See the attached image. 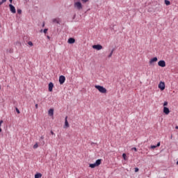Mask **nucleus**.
Wrapping results in <instances>:
<instances>
[{"label": "nucleus", "instance_id": "f257e3e1", "mask_svg": "<svg viewBox=\"0 0 178 178\" xmlns=\"http://www.w3.org/2000/svg\"><path fill=\"white\" fill-rule=\"evenodd\" d=\"M98 91H99L102 94H106V88H104V86L96 85L95 86Z\"/></svg>", "mask_w": 178, "mask_h": 178}, {"label": "nucleus", "instance_id": "f03ea898", "mask_svg": "<svg viewBox=\"0 0 178 178\" xmlns=\"http://www.w3.org/2000/svg\"><path fill=\"white\" fill-rule=\"evenodd\" d=\"M102 162V159H98L96 161L95 163H91L90 164L89 167L91 168L92 169H94V168H96V166H99Z\"/></svg>", "mask_w": 178, "mask_h": 178}, {"label": "nucleus", "instance_id": "7ed1b4c3", "mask_svg": "<svg viewBox=\"0 0 178 178\" xmlns=\"http://www.w3.org/2000/svg\"><path fill=\"white\" fill-rule=\"evenodd\" d=\"M74 7L78 10H81V9H83V4H81V2L80 1H76L74 3Z\"/></svg>", "mask_w": 178, "mask_h": 178}, {"label": "nucleus", "instance_id": "20e7f679", "mask_svg": "<svg viewBox=\"0 0 178 178\" xmlns=\"http://www.w3.org/2000/svg\"><path fill=\"white\" fill-rule=\"evenodd\" d=\"M158 65L160 67H165L166 66V62L163 60H161L158 62Z\"/></svg>", "mask_w": 178, "mask_h": 178}, {"label": "nucleus", "instance_id": "39448f33", "mask_svg": "<svg viewBox=\"0 0 178 178\" xmlns=\"http://www.w3.org/2000/svg\"><path fill=\"white\" fill-rule=\"evenodd\" d=\"M165 82H162L161 81L159 83V88H160V90L161 91H163V90H165Z\"/></svg>", "mask_w": 178, "mask_h": 178}, {"label": "nucleus", "instance_id": "423d86ee", "mask_svg": "<svg viewBox=\"0 0 178 178\" xmlns=\"http://www.w3.org/2000/svg\"><path fill=\"white\" fill-rule=\"evenodd\" d=\"M93 49H97V51H101L102 49V45L101 44H95L92 46Z\"/></svg>", "mask_w": 178, "mask_h": 178}, {"label": "nucleus", "instance_id": "0eeeda50", "mask_svg": "<svg viewBox=\"0 0 178 178\" xmlns=\"http://www.w3.org/2000/svg\"><path fill=\"white\" fill-rule=\"evenodd\" d=\"M65 80H66V78L65 77V76H63V75L60 76V77H59L60 84H63V83H65Z\"/></svg>", "mask_w": 178, "mask_h": 178}, {"label": "nucleus", "instance_id": "6e6552de", "mask_svg": "<svg viewBox=\"0 0 178 178\" xmlns=\"http://www.w3.org/2000/svg\"><path fill=\"white\" fill-rule=\"evenodd\" d=\"M163 112L165 115H169V113H170V110H169V108L164 106Z\"/></svg>", "mask_w": 178, "mask_h": 178}, {"label": "nucleus", "instance_id": "1a4fd4ad", "mask_svg": "<svg viewBox=\"0 0 178 178\" xmlns=\"http://www.w3.org/2000/svg\"><path fill=\"white\" fill-rule=\"evenodd\" d=\"M9 8L11 13H16V8L12 4H9Z\"/></svg>", "mask_w": 178, "mask_h": 178}, {"label": "nucleus", "instance_id": "9d476101", "mask_svg": "<svg viewBox=\"0 0 178 178\" xmlns=\"http://www.w3.org/2000/svg\"><path fill=\"white\" fill-rule=\"evenodd\" d=\"M68 127H70V125H69V122H67V116H66L65 118L64 129H67Z\"/></svg>", "mask_w": 178, "mask_h": 178}, {"label": "nucleus", "instance_id": "9b49d317", "mask_svg": "<svg viewBox=\"0 0 178 178\" xmlns=\"http://www.w3.org/2000/svg\"><path fill=\"white\" fill-rule=\"evenodd\" d=\"M154 62H158V58L154 57L153 58H151L149 63L152 65Z\"/></svg>", "mask_w": 178, "mask_h": 178}, {"label": "nucleus", "instance_id": "f8f14e48", "mask_svg": "<svg viewBox=\"0 0 178 178\" xmlns=\"http://www.w3.org/2000/svg\"><path fill=\"white\" fill-rule=\"evenodd\" d=\"M52 90H54V83L52 82H50L49 83V91L50 92H52Z\"/></svg>", "mask_w": 178, "mask_h": 178}, {"label": "nucleus", "instance_id": "ddd939ff", "mask_svg": "<svg viewBox=\"0 0 178 178\" xmlns=\"http://www.w3.org/2000/svg\"><path fill=\"white\" fill-rule=\"evenodd\" d=\"M76 42V40L73 38H70L68 39V44H74Z\"/></svg>", "mask_w": 178, "mask_h": 178}, {"label": "nucleus", "instance_id": "4468645a", "mask_svg": "<svg viewBox=\"0 0 178 178\" xmlns=\"http://www.w3.org/2000/svg\"><path fill=\"white\" fill-rule=\"evenodd\" d=\"M49 116H54V108H50L48 111Z\"/></svg>", "mask_w": 178, "mask_h": 178}, {"label": "nucleus", "instance_id": "2eb2a0df", "mask_svg": "<svg viewBox=\"0 0 178 178\" xmlns=\"http://www.w3.org/2000/svg\"><path fill=\"white\" fill-rule=\"evenodd\" d=\"M41 177H42V173H37L35 175V178H41Z\"/></svg>", "mask_w": 178, "mask_h": 178}, {"label": "nucleus", "instance_id": "dca6fc26", "mask_svg": "<svg viewBox=\"0 0 178 178\" xmlns=\"http://www.w3.org/2000/svg\"><path fill=\"white\" fill-rule=\"evenodd\" d=\"M53 23H59V19L55 18L52 19Z\"/></svg>", "mask_w": 178, "mask_h": 178}, {"label": "nucleus", "instance_id": "f3484780", "mask_svg": "<svg viewBox=\"0 0 178 178\" xmlns=\"http://www.w3.org/2000/svg\"><path fill=\"white\" fill-rule=\"evenodd\" d=\"M164 2L167 6H169V5H170V1L169 0H165Z\"/></svg>", "mask_w": 178, "mask_h": 178}, {"label": "nucleus", "instance_id": "a211bd4d", "mask_svg": "<svg viewBox=\"0 0 178 178\" xmlns=\"http://www.w3.org/2000/svg\"><path fill=\"white\" fill-rule=\"evenodd\" d=\"M122 158L124 161L127 160L126 153L122 154Z\"/></svg>", "mask_w": 178, "mask_h": 178}, {"label": "nucleus", "instance_id": "6ab92c4d", "mask_svg": "<svg viewBox=\"0 0 178 178\" xmlns=\"http://www.w3.org/2000/svg\"><path fill=\"white\" fill-rule=\"evenodd\" d=\"M112 55H113V50H112L111 54L108 55V58H112Z\"/></svg>", "mask_w": 178, "mask_h": 178}, {"label": "nucleus", "instance_id": "aec40b11", "mask_svg": "<svg viewBox=\"0 0 178 178\" xmlns=\"http://www.w3.org/2000/svg\"><path fill=\"white\" fill-rule=\"evenodd\" d=\"M5 2H6V0H1V1H0V6H1V5H2L3 3H5Z\"/></svg>", "mask_w": 178, "mask_h": 178}, {"label": "nucleus", "instance_id": "412c9836", "mask_svg": "<svg viewBox=\"0 0 178 178\" xmlns=\"http://www.w3.org/2000/svg\"><path fill=\"white\" fill-rule=\"evenodd\" d=\"M28 45H30V47H33V42H31V41H29V42H28Z\"/></svg>", "mask_w": 178, "mask_h": 178}, {"label": "nucleus", "instance_id": "4be33fe9", "mask_svg": "<svg viewBox=\"0 0 178 178\" xmlns=\"http://www.w3.org/2000/svg\"><path fill=\"white\" fill-rule=\"evenodd\" d=\"M33 148L35 149L36 148H38V143H35L34 145H33Z\"/></svg>", "mask_w": 178, "mask_h": 178}, {"label": "nucleus", "instance_id": "5701e85b", "mask_svg": "<svg viewBox=\"0 0 178 178\" xmlns=\"http://www.w3.org/2000/svg\"><path fill=\"white\" fill-rule=\"evenodd\" d=\"M17 13H18L19 15H22V10L18 9V10H17Z\"/></svg>", "mask_w": 178, "mask_h": 178}, {"label": "nucleus", "instance_id": "b1692460", "mask_svg": "<svg viewBox=\"0 0 178 178\" xmlns=\"http://www.w3.org/2000/svg\"><path fill=\"white\" fill-rule=\"evenodd\" d=\"M47 31H48V29H44L43 31L44 34H47Z\"/></svg>", "mask_w": 178, "mask_h": 178}, {"label": "nucleus", "instance_id": "393cba45", "mask_svg": "<svg viewBox=\"0 0 178 178\" xmlns=\"http://www.w3.org/2000/svg\"><path fill=\"white\" fill-rule=\"evenodd\" d=\"M15 111H16L17 113H18V114L20 113V111L19 110V108H16Z\"/></svg>", "mask_w": 178, "mask_h": 178}, {"label": "nucleus", "instance_id": "a878e982", "mask_svg": "<svg viewBox=\"0 0 178 178\" xmlns=\"http://www.w3.org/2000/svg\"><path fill=\"white\" fill-rule=\"evenodd\" d=\"M163 106H168V102H165L163 103Z\"/></svg>", "mask_w": 178, "mask_h": 178}, {"label": "nucleus", "instance_id": "bb28decb", "mask_svg": "<svg viewBox=\"0 0 178 178\" xmlns=\"http://www.w3.org/2000/svg\"><path fill=\"white\" fill-rule=\"evenodd\" d=\"M151 148L152 149H154V148H156V145L155 146V145H152L151 146Z\"/></svg>", "mask_w": 178, "mask_h": 178}, {"label": "nucleus", "instance_id": "cd10ccee", "mask_svg": "<svg viewBox=\"0 0 178 178\" xmlns=\"http://www.w3.org/2000/svg\"><path fill=\"white\" fill-rule=\"evenodd\" d=\"M83 3H86V2H88V0H81Z\"/></svg>", "mask_w": 178, "mask_h": 178}, {"label": "nucleus", "instance_id": "c85d7f7f", "mask_svg": "<svg viewBox=\"0 0 178 178\" xmlns=\"http://www.w3.org/2000/svg\"><path fill=\"white\" fill-rule=\"evenodd\" d=\"M156 146V147H161V143L159 142Z\"/></svg>", "mask_w": 178, "mask_h": 178}, {"label": "nucleus", "instance_id": "c756f323", "mask_svg": "<svg viewBox=\"0 0 178 178\" xmlns=\"http://www.w3.org/2000/svg\"><path fill=\"white\" fill-rule=\"evenodd\" d=\"M50 133L52 136H55V133H54L53 131H51Z\"/></svg>", "mask_w": 178, "mask_h": 178}, {"label": "nucleus", "instance_id": "7c9ffc66", "mask_svg": "<svg viewBox=\"0 0 178 178\" xmlns=\"http://www.w3.org/2000/svg\"><path fill=\"white\" fill-rule=\"evenodd\" d=\"M138 170H138V168H135V172H138Z\"/></svg>", "mask_w": 178, "mask_h": 178}, {"label": "nucleus", "instance_id": "2f4dec72", "mask_svg": "<svg viewBox=\"0 0 178 178\" xmlns=\"http://www.w3.org/2000/svg\"><path fill=\"white\" fill-rule=\"evenodd\" d=\"M35 109H38V104H36L35 105Z\"/></svg>", "mask_w": 178, "mask_h": 178}, {"label": "nucleus", "instance_id": "473e14b6", "mask_svg": "<svg viewBox=\"0 0 178 178\" xmlns=\"http://www.w3.org/2000/svg\"><path fill=\"white\" fill-rule=\"evenodd\" d=\"M132 149H134L136 152H137V148L134 147V148H132Z\"/></svg>", "mask_w": 178, "mask_h": 178}, {"label": "nucleus", "instance_id": "72a5a7b5", "mask_svg": "<svg viewBox=\"0 0 178 178\" xmlns=\"http://www.w3.org/2000/svg\"><path fill=\"white\" fill-rule=\"evenodd\" d=\"M44 26H45V23H43L42 27H44Z\"/></svg>", "mask_w": 178, "mask_h": 178}, {"label": "nucleus", "instance_id": "f704fd0d", "mask_svg": "<svg viewBox=\"0 0 178 178\" xmlns=\"http://www.w3.org/2000/svg\"><path fill=\"white\" fill-rule=\"evenodd\" d=\"M10 3H12V2H13V0H9Z\"/></svg>", "mask_w": 178, "mask_h": 178}, {"label": "nucleus", "instance_id": "c9c22d12", "mask_svg": "<svg viewBox=\"0 0 178 178\" xmlns=\"http://www.w3.org/2000/svg\"><path fill=\"white\" fill-rule=\"evenodd\" d=\"M41 139H42V140H44V136H42V137H41Z\"/></svg>", "mask_w": 178, "mask_h": 178}, {"label": "nucleus", "instance_id": "e433bc0d", "mask_svg": "<svg viewBox=\"0 0 178 178\" xmlns=\"http://www.w3.org/2000/svg\"><path fill=\"white\" fill-rule=\"evenodd\" d=\"M175 129H178V126H176V127H175Z\"/></svg>", "mask_w": 178, "mask_h": 178}, {"label": "nucleus", "instance_id": "4c0bfd02", "mask_svg": "<svg viewBox=\"0 0 178 178\" xmlns=\"http://www.w3.org/2000/svg\"><path fill=\"white\" fill-rule=\"evenodd\" d=\"M47 38L49 40V36H47Z\"/></svg>", "mask_w": 178, "mask_h": 178}, {"label": "nucleus", "instance_id": "58836bf2", "mask_svg": "<svg viewBox=\"0 0 178 178\" xmlns=\"http://www.w3.org/2000/svg\"><path fill=\"white\" fill-rule=\"evenodd\" d=\"M177 165H178V161H177Z\"/></svg>", "mask_w": 178, "mask_h": 178}, {"label": "nucleus", "instance_id": "ea45409f", "mask_svg": "<svg viewBox=\"0 0 178 178\" xmlns=\"http://www.w3.org/2000/svg\"><path fill=\"white\" fill-rule=\"evenodd\" d=\"M0 90H1V85H0Z\"/></svg>", "mask_w": 178, "mask_h": 178}]
</instances>
